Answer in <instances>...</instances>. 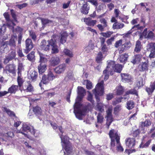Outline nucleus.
Here are the masks:
<instances>
[{"mask_svg": "<svg viewBox=\"0 0 155 155\" xmlns=\"http://www.w3.org/2000/svg\"><path fill=\"white\" fill-rule=\"evenodd\" d=\"M78 95L74 105V113L76 117L78 119L81 120L84 116L86 110L83 108L80 102L85 94L86 92L81 87H78Z\"/></svg>", "mask_w": 155, "mask_h": 155, "instance_id": "nucleus-1", "label": "nucleus"}, {"mask_svg": "<svg viewBox=\"0 0 155 155\" xmlns=\"http://www.w3.org/2000/svg\"><path fill=\"white\" fill-rule=\"evenodd\" d=\"M104 81H102L98 83L95 88L93 90V93L95 95L97 101L96 110L102 113L104 111V104L100 102V99L98 95H101L104 92Z\"/></svg>", "mask_w": 155, "mask_h": 155, "instance_id": "nucleus-2", "label": "nucleus"}, {"mask_svg": "<svg viewBox=\"0 0 155 155\" xmlns=\"http://www.w3.org/2000/svg\"><path fill=\"white\" fill-rule=\"evenodd\" d=\"M109 135L111 139L110 149L113 151L115 150L116 142L117 143V146L116 147L117 151L123 152L124 149L121 146L120 143V137L117 133V132L114 130H111L109 133Z\"/></svg>", "mask_w": 155, "mask_h": 155, "instance_id": "nucleus-3", "label": "nucleus"}, {"mask_svg": "<svg viewBox=\"0 0 155 155\" xmlns=\"http://www.w3.org/2000/svg\"><path fill=\"white\" fill-rule=\"evenodd\" d=\"M60 137L61 142L63 143V144H62L63 147H64L65 150L67 153H70L72 152V149L71 143L67 140V137L65 136L63 138L62 135H60Z\"/></svg>", "mask_w": 155, "mask_h": 155, "instance_id": "nucleus-4", "label": "nucleus"}, {"mask_svg": "<svg viewBox=\"0 0 155 155\" xmlns=\"http://www.w3.org/2000/svg\"><path fill=\"white\" fill-rule=\"evenodd\" d=\"M59 39V36L57 35H53V40L51 44V53L56 54L58 52L59 50L58 47L56 45V42L58 39Z\"/></svg>", "mask_w": 155, "mask_h": 155, "instance_id": "nucleus-5", "label": "nucleus"}, {"mask_svg": "<svg viewBox=\"0 0 155 155\" xmlns=\"http://www.w3.org/2000/svg\"><path fill=\"white\" fill-rule=\"evenodd\" d=\"M53 40V36L50 40L47 41L45 40H42L40 44V47L41 49L46 51H48L49 50L50 46L51 45V44Z\"/></svg>", "mask_w": 155, "mask_h": 155, "instance_id": "nucleus-6", "label": "nucleus"}, {"mask_svg": "<svg viewBox=\"0 0 155 155\" xmlns=\"http://www.w3.org/2000/svg\"><path fill=\"white\" fill-rule=\"evenodd\" d=\"M4 17L6 21V24L7 26L9 28H12L13 32H14V30L13 29L15 25L13 21L11 20L9 18V15L8 13H5L3 14Z\"/></svg>", "mask_w": 155, "mask_h": 155, "instance_id": "nucleus-7", "label": "nucleus"}, {"mask_svg": "<svg viewBox=\"0 0 155 155\" xmlns=\"http://www.w3.org/2000/svg\"><path fill=\"white\" fill-rule=\"evenodd\" d=\"M107 65L106 68L104 71V73H106L107 71L108 72H112L114 70L116 65L115 62L111 60H109L107 61Z\"/></svg>", "mask_w": 155, "mask_h": 155, "instance_id": "nucleus-8", "label": "nucleus"}, {"mask_svg": "<svg viewBox=\"0 0 155 155\" xmlns=\"http://www.w3.org/2000/svg\"><path fill=\"white\" fill-rule=\"evenodd\" d=\"M17 36L14 34L12 36L11 39L8 41L5 42V43L7 45H8L11 47H15L16 46V41Z\"/></svg>", "mask_w": 155, "mask_h": 155, "instance_id": "nucleus-9", "label": "nucleus"}, {"mask_svg": "<svg viewBox=\"0 0 155 155\" xmlns=\"http://www.w3.org/2000/svg\"><path fill=\"white\" fill-rule=\"evenodd\" d=\"M131 44L130 41L125 42L122 45L119 49V53L121 54L124 51L129 49L131 46Z\"/></svg>", "mask_w": 155, "mask_h": 155, "instance_id": "nucleus-10", "label": "nucleus"}, {"mask_svg": "<svg viewBox=\"0 0 155 155\" xmlns=\"http://www.w3.org/2000/svg\"><path fill=\"white\" fill-rule=\"evenodd\" d=\"M106 112L107 113L106 125L108 127L113 121L112 115V109L111 108H108Z\"/></svg>", "mask_w": 155, "mask_h": 155, "instance_id": "nucleus-11", "label": "nucleus"}, {"mask_svg": "<svg viewBox=\"0 0 155 155\" xmlns=\"http://www.w3.org/2000/svg\"><path fill=\"white\" fill-rule=\"evenodd\" d=\"M25 43L26 49L25 50V52L27 54L33 48V44L31 40L29 38H28L26 40Z\"/></svg>", "mask_w": 155, "mask_h": 155, "instance_id": "nucleus-12", "label": "nucleus"}, {"mask_svg": "<svg viewBox=\"0 0 155 155\" xmlns=\"http://www.w3.org/2000/svg\"><path fill=\"white\" fill-rule=\"evenodd\" d=\"M125 142L126 146L129 148L133 147L135 144V139L133 138H128L126 139Z\"/></svg>", "mask_w": 155, "mask_h": 155, "instance_id": "nucleus-13", "label": "nucleus"}, {"mask_svg": "<svg viewBox=\"0 0 155 155\" xmlns=\"http://www.w3.org/2000/svg\"><path fill=\"white\" fill-rule=\"evenodd\" d=\"M66 67V65L65 64H60L56 67L54 70L56 73L57 74H60L64 72Z\"/></svg>", "mask_w": 155, "mask_h": 155, "instance_id": "nucleus-14", "label": "nucleus"}, {"mask_svg": "<svg viewBox=\"0 0 155 155\" xmlns=\"http://www.w3.org/2000/svg\"><path fill=\"white\" fill-rule=\"evenodd\" d=\"M142 55L141 54H136L133 56L131 60V62L133 64L139 63L141 60Z\"/></svg>", "mask_w": 155, "mask_h": 155, "instance_id": "nucleus-15", "label": "nucleus"}, {"mask_svg": "<svg viewBox=\"0 0 155 155\" xmlns=\"http://www.w3.org/2000/svg\"><path fill=\"white\" fill-rule=\"evenodd\" d=\"M122 80L124 82H129L131 81V77L129 74L127 73L121 74Z\"/></svg>", "mask_w": 155, "mask_h": 155, "instance_id": "nucleus-16", "label": "nucleus"}, {"mask_svg": "<svg viewBox=\"0 0 155 155\" xmlns=\"http://www.w3.org/2000/svg\"><path fill=\"white\" fill-rule=\"evenodd\" d=\"M60 62L59 58L57 56L53 57L50 60V62L51 66H54L58 64Z\"/></svg>", "mask_w": 155, "mask_h": 155, "instance_id": "nucleus-17", "label": "nucleus"}, {"mask_svg": "<svg viewBox=\"0 0 155 155\" xmlns=\"http://www.w3.org/2000/svg\"><path fill=\"white\" fill-rule=\"evenodd\" d=\"M84 21L87 25L90 26H94L97 22L96 20H92L90 18H85Z\"/></svg>", "mask_w": 155, "mask_h": 155, "instance_id": "nucleus-18", "label": "nucleus"}, {"mask_svg": "<svg viewBox=\"0 0 155 155\" xmlns=\"http://www.w3.org/2000/svg\"><path fill=\"white\" fill-rule=\"evenodd\" d=\"M37 76L38 73L35 70L31 71L29 74V77H30L31 79L33 81H35L36 80Z\"/></svg>", "mask_w": 155, "mask_h": 155, "instance_id": "nucleus-19", "label": "nucleus"}, {"mask_svg": "<svg viewBox=\"0 0 155 155\" xmlns=\"http://www.w3.org/2000/svg\"><path fill=\"white\" fill-rule=\"evenodd\" d=\"M2 109L3 111L6 112L11 117H15V114L14 113L11 111L6 107H2Z\"/></svg>", "mask_w": 155, "mask_h": 155, "instance_id": "nucleus-20", "label": "nucleus"}, {"mask_svg": "<svg viewBox=\"0 0 155 155\" xmlns=\"http://www.w3.org/2000/svg\"><path fill=\"white\" fill-rule=\"evenodd\" d=\"M33 111L37 116L41 115L42 113L41 107L38 106L33 107Z\"/></svg>", "mask_w": 155, "mask_h": 155, "instance_id": "nucleus-21", "label": "nucleus"}, {"mask_svg": "<svg viewBox=\"0 0 155 155\" xmlns=\"http://www.w3.org/2000/svg\"><path fill=\"white\" fill-rule=\"evenodd\" d=\"M46 64H39L38 66V69L39 73L42 74L44 73L47 69Z\"/></svg>", "mask_w": 155, "mask_h": 155, "instance_id": "nucleus-22", "label": "nucleus"}, {"mask_svg": "<svg viewBox=\"0 0 155 155\" xmlns=\"http://www.w3.org/2000/svg\"><path fill=\"white\" fill-rule=\"evenodd\" d=\"M7 45L5 43V42L2 43V46L0 48V51L1 53H5L8 51V48Z\"/></svg>", "mask_w": 155, "mask_h": 155, "instance_id": "nucleus-23", "label": "nucleus"}, {"mask_svg": "<svg viewBox=\"0 0 155 155\" xmlns=\"http://www.w3.org/2000/svg\"><path fill=\"white\" fill-rule=\"evenodd\" d=\"M40 61L39 62L40 64H46V63L47 61V59L45 57V55L43 54L39 53Z\"/></svg>", "mask_w": 155, "mask_h": 155, "instance_id": "nucleus-24", "label": "nucleus"}, {"mask_svg": "<svg viewBox=\"0 0 155 155\" xmlns=\"http://www.w3.org/2000/svg\"><path fill=\"white\" fill-rule=\"evenodd\" d=\"M68 34L66 32H63L61 34V38L60 42L61 44H63L66 42Z\"/></svg>", "mask_w": 155, "mask_h": 155, "instance_id": "nucleus-25", "label": "nucleus"}, {"mask_svg": "<svg viewBox=\"0 0 155 155\" xmlns=\"http://www.w3.org/2000/svg\"><path fill=\"white\" fill-rule=\"evenodd\" d=\"M147 63L146 62H143L139 65V70L140 71H143L148 70V65Z\"/></svg>", "mask_w": 155, "mask_h": 155, "instance_id": "nucleus-26", "label": "nucleus"}, {"mask_svg": "<svg viewBox=\"0 0 155 155\" xmlns=\"http://www.w3.org/2000/svg\"><path fill=\"white\" fill-rule=\"evenodd\" d=\"M141 48V43L140 41L138 40L136 41V43L134 51L137 53H139L140 51Z\"/></svg>", "mask_w": 155, "mask_h": 155, "instance_id": "nucleus-27", "label": "nucleus"}, {"mask_svg": "<svg viewBox=\"0 0 155 155\" xmlns=\"http://www.w3.org/2000/svg\"><path fill=\"white\" fill-rule=\"evenodd\" d=\"M128 57V54L125 53L120 55L118 58V60L121 63H124L127 60Z\"/></svg>", "mask_w": 155, "mask_h": 155, "instance_id": "nucleus-28", "label": "nucleus"}, {"mask_svg": "<svg viewBox=\"0 0 155 155\" xmlns=\"http://www.w3.org/2000/svg\"><path fill=\"white\" fill-rule=\"evenodd\" d=\"M25 90L27 92H31L33 90V87L28 82L24 86Z\"/></svg>", "mask_w": 155, "mask_h": 155, "instance_id": "nucleus-29", "label": "nucleus"}, {"mask_svg": "<svg viewBox=\"0 0 155 155\" xmlns=\"http://www.w3.org/2000/svg\"><path fill=\"white\" fill-rule=\"evenodd\" d=\"M49 81L48 78H47L46 75L43 76L41 82L39 84V86L41 87L42 84H46Z\"/></svg>", "mask_w": 155, "mask_h": 155, "instance_id": "nucleus-30", "label": "nucleus"}, {"mask_svg": "<svg viewBox=\"0 0 155 155\" xmlns=\"http://www.w3.org/2000/svg\"><path fill=\"white\" fill-rule=\"evenodd\" d=\"M124 25L123 23L116 22L114 24L112 27L114 29H120L124 27Z\"/></svg>", "mask_w": 155, "mask_h": 155, "instance_id": "nucleus-31", "label": "nucleus"}, {"mask_svg": "<svg viewBox=\"0 0 155 155\" xmlns=\"http://www.w3.org/2000/svg\"><path fill=\"white\" fill-rule=\"evenodd\" d=\"M147 49L148 51H150L155 50V43H150L148 44L147 46Z\"/></svg>", "mask_w": 155, "mask_h": 155, "instance_id": "nucleus-32", "label": "nucleus"}, {"mask_svg": "<svg viewBox=\"0 0 155 155\" xmlns=\"http://www.w3.org/2000/svg\"><path fill=\"white\" fill-rule=\"evenodd\" d=\"M18 86L16 85H12L11 87L8 89V92L9 93H15L18 88Z\"/></svg>", "mask_w": 155, "mask_h": 155, "instance_id": "nucleus-33", "label": "nucleus"}, {"mask_svg": "<svg viewBox=\"0 0 155 155\" xmlns=\"http://www.w3.org/2000/svg\"><path fill=\"white\" fill-rule=\"evenodd\" d=\"M89 9V7L87 6V5L84 4L81 8V12L84 14H87L88 13Z\"/></svg>", "mask_w": 155, "mask_h": 155, "instance_id": "nucleus-34", "label": "nucleus"}, {"mask_svg": "<svg viewBox=\"0 0 155 155\" xmlns=\"http://www.w3.org/2000/svg\"><path fill=\"white\" fill-rule=\"evenodd\" d=\"M105 55L104 57H105ZM104 56L102 55L101 52H99L97 54L96 58V61L98 63L101 62L102 59L104 58Z\"/></svg>", "mask_w": 155, "mask_h": 155, "instance_id": "nucleus-35", "label": "nucleus"}, {"mask_svg": "<svg viewBox=\"0 0 155 155\" xmlns=\"http://www.w3.org/2000/svg\"><path fill=\"white\" fill-rule=\"evenodd\" d=\"M151 122L149 120H147L144 122H142L140 123V126L141 127H147L150 126Z\"/></svg>", "mask_w": 155, "mask_h": 155, "instance_id": "nucleus-36", "label": "nucleus"}, {"mask_svg": "<svg viewBox=\"0 0 155 155\" xmlns=\"http://www.w3.org/2000/svg\"><path fill=\"white\" fill-rule=\"evenodd\" d=\"M143 85V79L141 77H139L137 78V86L140 87Z\"/></svg>", "mask_w": 155, "mask_h": 155, "instance_id": "nucleus-37", "label": "nucleus"}, {"mask_svg": "<svg viewBox=\"0 0 155 155\" xmlns=\"http://www.w3.org/2000/svg\"><path fill=\"white\" fill-rule=\"evenodd\" d=\"M16 55V51L15 49H11V52L9 53L8 56L12 60L15 58Z\"/></svg>", "mask_w": 155, "mask_h": 155, "instance_id": "nucleus-38", "label": "nucleus"}, {"mask_svg": "<svg viewBox=\"0 0 155 155\" xmlns=\"http://www.w3.org/2000/svg\"><path fill=\"white\" fill-rule=\"evenodd\" d=\"M63 53L66 55L69 56L70 57H72L73 56L72 52L70 50L67 49H64L63 51Z\"/></svg>", "mask_w": 155, "mask_h": 155, "instance_id": "nucleus-39", "label": "nucleus"}, {"mask_svg": "<svg viewBox=\"0 0 155 155\" xmlns=\"http://www.w3.org/2000/svg\"><path fill=\"white\" fill-rule=\"evenodd\" d=\"M116 89L117 94L118 95H120L122 94L124 91V89L123 88V87L121 86H120L117 87Z\"/></svg>", "mask_w": 155, "mask_h": 155, "instance_id": "nucleus-40", "label": "nucleus"}, {"mask_svg": "<svg viewBox=\"0 0 155 155\" xmlns=\"http://www.w3.org/2000/svg\"><path fill=\"white\" fill-rule=\"evenodd\" d=\"M134 107V103L132 101H129L127 103V108L129 110L132 109Z\"/></svg>", "mask_w": 155, "mask_h": 155, "instance_id": "nucleus-41", "label": "nucleus"}, {"mask_svg": "<svg viewBox=\"0 0 155 155\" xmlns=\"http://www.w3.org/2000/svg\"><path fill=\"white\" fill-rule=\"evenodd\" d=\"M122 69V65L119 64H116L114 71L115 72L120 73Z\"/></svg>", "mask_w": 155, "mask_h": 155, "instance_id": "nucleus-42", "label": "nucleus"}, {"mask_svg": "<svg viewBox=\"0 0 155 155\" xmlns=\"http://www.w3.org/2000/svg\"><path fill=\"white\" fill-rule=\"evenodd\" d=\"M97 117L98 123H101L103 122L104 117L101 113H98Z\"/></svg>", "mask_w": 155, "mask_h": 155, "instance_id": "nucleus-43", "label": "nucleus"}, {"mask_svg": "<svg viewBox=\"0 0 155 155\" xmlns=\"http://www.w3.org/2000/svg\"><path fill=\"white\" fill-rule=\"evenodd\" d=\"M126 94L128 95L129 94H135L136 95H138L137 91L135 89H131L127 91L126 93Z\"/></svg>", "mask_w": 155, "mask_h": 155, "instance_id": "nucleus-44", "label": "nucleus"}, {"mask_svg": "<svg viewBox=\"0 0 155 155\" xmlns=\"http://www.w3.org/2000/svg\"><path fill=\"white\" fill-rule=\"evenodd\" d=\"M94 48V45L92 43H89L88 45L85 48V51L87 53H88Z\"/></svg>", "mask_w": 155, "mask_h": 155, "instance_id": "nucleus-45", "label": "nucleus"}, {"mask_svg": "<svg viewBox=\"0 0 155 155\" xmlns=\"http://www.w3.org/2000/svg\"><path fill=\"white\" fill-rule=\"evenodd\" d=\"M1 135L3 137L5 138V137H12L14 136L13 133L11 132H9L6 134H1Z\"/></svg>", "mask_w": 155, "mask_h": 155, "instance_id": "nucleus-46", "label": "nucleus"}, {"mask_svg": "<svg viewBox=\"0 0 155 155\" xmlns=\"http://www.w3.org/2000/svg\"><path fill=\"white\" fill-rule=\"evenodd\" d=\"M113 33L112 31H108L106 32H101V34L104 37L108 38L110 37L111 35Z\"/></svg>", "mask_w": 155, "mask_h": 155, "instance_id": "nucleus-47", "label": "nucleus"}, {"mask_svg": "<svg viewBox=\"0 0 155 155\" xmlns=\"http://www.w3.org/2000/svg\"><path fill=\"white\" fill-rule=\"evenodd\" d=\"M34 52L33 51H31L30 54L27 55V58L29 60L31 61L34 58Z\"/></svg>", "mask_w": 155, "mask_h": 155, "instance_id": "nucleus-48", "label": "nucleus"}, {"mask_svg": "<svg viewBox=\"0 0 155 155\" xmlns=\"http://www.w3.org/2000/svg\"><path fill=\"white\" fill-rule=\"evenodd\" d=\"M31 126H29L26 123H24L22 126L23 130L25 131L31 129Z\"/></svg>", "mask_w": 155, "mask_h": 155, "instance_id": "nucleus-49", "label": "nucleus"}, {"mask_svg": "<svg viewBox=\"0 0 155 155\" xmlns=\"http://www.w3.org/2000/svg\"><path fill=\"white\" fill-rule=\"evenodd\" d=\"M101 46V51L103 53V54H105V55H106V53L108 50V48L107 47L106 45H104Z\"/></svg>", "mask_w": 155, "mask_h": 155, "instance_id": "nucleus-50", "label": "nucleus"}, {"mask_svg": "<svg viewBox=\"0 0 155 155\" xmlns=\"http://www.w3.org/2000/svg\"><path fill=\"white\" fill-rule=\"evenodd\" d=\"M20 74H18V76L17 78V81L18 84V86L19 87H21L23 84V80L21 78Z\"/></svg>", "mask_w": 155, "mask_h": 155, "instance_id": "nucleus-51", "label": "nucleus"}, {"mask_svg": "<svg viewBox=\"0 0 155 155\" xmlns=\"http://www.w3.org/2000/svg\"><path fill=\"white\" fill-rule=\"evenodd\" d=\"M147 28L144 29V31L140 35V38L141 40L142 39L141 38H142L143 37H144L145 38H147Z\"/></svg>", "mask_w": 155, "mask_h": 155, "instance_id": "nucleus-52", "label": "nucleus"}, {"mask_svg": "<svg viewBox=\"0 0 155 155\" xmlns=\"http://www.w3.org/2000/svg\"><path fill=\"white\" fill-rule=\"evenodd\" d=\"M151 140H149L143 145V144L141 143L140 145V148H147L149 146L151 143Z\"/></svg>", "mask_w": 155, "mask_h": 155, "instance_id": "nucleus-53", "label": "nucleus"}, {"mask_svg": "<svg viewBox=\"0 0 155 155\" xmlns=\"http://www.w3.org/2000/svg\"><path fill=\"white\" fill-rule=\"evenodd\" d=\"M6 70L10 73L12 72L14 70V68L12 65L10 64L6 66Z\"/></svg>", "mask_w": 155, "mask_h": 155, "instance_id": "nucleus-54", "label": "nucleus"}, {"mask_svg": "<svg viewBox=\"0 0 155 155\" xmlns=\"http://www.w3.org/2000/svg\"><path fill=\"white\" fill-rule=\"evenodd\" d=\"M97 27L101 31H103L104 30V28L106 27L101 24H98Z\"/></svg>", "mask_w": 155, "mask_h": 155, "instance_id": "nucleus-55", "label": "nucleus"}, {"mask_svg": "<svg viewBox=\"0 0 155 155\" xmlns=\"http://www.w3.org/2000/svg\"><path fill=\"white\" fill-rule=\"evenodd\" d=\"M42 24L43 25V27H44V25H45L46 24L49 23L51 21L47 19L42 18L41 19Z\"/></svg>", "mask_w": 155, "mask_h": 155, "instance_id": "nucleus-56", "label": "nucleus"}, {"mask_svg": "<svg viewBox=\"0 0 155 155\" xmlns=\"http://www.w3.org/2000/svg\"><path fill=\"white\" fill-rule=\"evenodd\" d=\"M145 26H140V25L139 24L137 25H134V26L132 28V29H134L135 30H136L137 29L141 30L143 29V28Z\"/></svg>", "mask_w": 155, "mask_h": 155, "instance_id": "nucleus-57", "label": "nucleus"}, {"mask_svg": "<svg viewBox=\"0 0 155 155\" xmlns=\"http://www.w3.org/2000/svg\"><path fill=\"white\" fill-rule=\"evenodd\" d=\"M122 40L121 39L117 41L115 44V47L116 48H118L119 46L122 44Z\"/></svg>", "mask_w": 155, "mask_h": 155, "instance_id": "nucleus-58", "label": "nucleus"}, {"mask_svg": "<svg viewBox=\"0 0 155 155\" xmlns=\"http://www.w3.org/2000/svg\"><path fill=\"white\" fill-rule=\"evenodd\" d=\"M30 36L34 40H35L36 38V36L35 33L33 31H30L29 32Z\"/></svg>", "mask_w": 155, "mask_h": 155, "instance_id": "nucleus-59", "label": "nucleus"}, {"mask_svg": "<svg viewBox=\"0 0 155 155\" xmlns=\"http://www.w3.org/2000/svg\"><path fill=\"white\" fill-rule=\"evenodd\" d=\"M86 87L88 89H90L92 88V84L90 81H87Z\"/></svg>", "mask_w": 155, "mask_h": 155, "instance_id": "nucleus-60", "label": "nucleus"}, {"mask_svg": "<svg viewBox=\"0 0 155 155\" xmlns=\"http://www.w3.org/2000/svg\"><path fill=\"white\" fill-rule=\"evenodd\" d=\"M123 98H124V99H126L125 97H124L123 98L122 97H120L119 98H117L116 101L113 102V105H116L118 103L121 102V100Z\"/></svg>", "mask_w": 155, "mask_h": 155, "instance_id": "nucleus-61", "label": "nucleus"}, {"mask_svg": "<svg viewBox=\"0 0 155 155\" xmlns=\"http://www.w3.org/2000/svg\"><path fill=\"white\" fill-rule=\"evenodd\" d=\"M114 37H113L110 38L108 39L106 41V42L108 45H111L114 40Z\"/></svg>", "mask_w": 155, "mask_h": 155, "instance_id": "nucleus-62", "label": "nucleus"}, {"mask_svg": "<svg viewBox=\"0 0 155 155\" xmlns=\"http://www.w3.org/2000/svg\"><path fill=\"white\" fill-rule=\"evenodd\" d=\"M11 14L12 16V17L14 19V20L16 21H17V20H16V15L15 13V12L13 10H11Z\"/></svg>", "mask_w": 155, "mask_h": 155, "instance_id": "nucleus-63", "label": "nucleus"}, {"mask_svg": "<svg viewBox=\"0 0 155 155\" xmlns=\"http://www.w3.org/2000/svg\"><path fill=\"white\" fill-rule=\"evenodd\" d=\"M100 22L104 26L107 27V21L104 18H102L100 19Z\"/></svg>", "mask_w": 155, "mask_h": 155, "instance_id": "nucleus-64", "label": "nucleus"}]
</instances>
